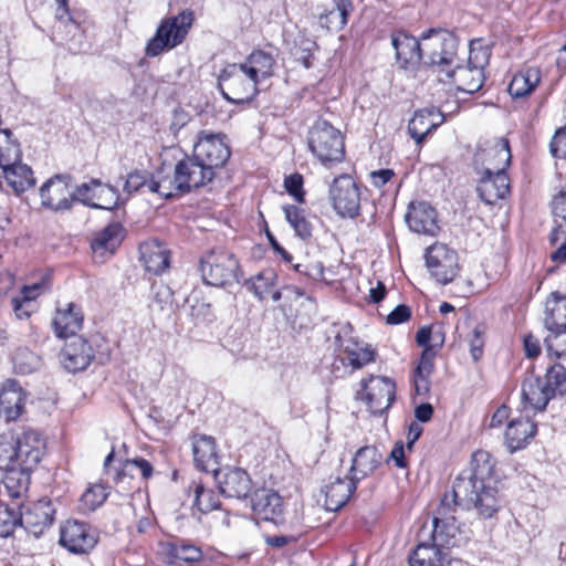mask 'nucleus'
Here are the masks:
<instances>
[{
  "label": "nucleus",
  "instance_id": "obj_23",
  "mask_svg": "<svg viewBox=\"0 0 566 566\" xmlns=\"http://www.w3.org/2000/svg\"><path fill=\"white\" fill-rule=\"evenodd\" d=\"M391 44L396 50V57L400 65L408 70L423 64L422 35L417 39L406 32H397L391 36Z\"/></svg>",
  "mask_w": 566,
  "mask_h": 566
},
{
  "label": "nucleus",
  "instance_id": "obj_17",
  "mask_svg": "<svg viewBox=\"0 0 566 566\" xmlns=\"http://www.w3.org/2000/svg\"><path fill=\"white\" fill-rule=\"evenodd\" d=\"M251 510L256 518L280 525L284 521L282 496L270 488L256 489L250 500Z\"/></svg>",
  "mask_w": 566,
  "mask_h": 566
},
{
  "label": "nucleus",
  "instance_id": "obj_62",
  "mask_svg": "<svg viewBox=\"0 0 566 566\" xmlns=\"http://www.w3.org/2000/svg\"><path fill=\"white\" fill-rule=\"evenodd\" d=\"M285 190L297 201L304 202L303 176L298 172L292 174L284 179Z\"/></svg>",
  "mask_w": 566,
  "mask_h": 566
},
{
  "label": "nucleus",
  "instance_id": "obj_8",
  "mask_svg": "<svg viewBox=\"0 0 566 566\" xmlns=\"http://www.w3.org/2000/svg\"><path fill=\"white\" fill-rule=\"evenodd\" d=\"M361 391L357 397L365 400L374 415H382L390 408L396 397V382L386 376H370L361 379Z\"/></svg>",
  "mask_w": 566,
  "mask_h": 566
},
{
  "label": "nucleus",
  "instance_id": "obj_5",
  "mask_svg": "<svg viewBox=\"0 0 566 566\" xmlns=\"http://www.w3.org/2000/svg\"><path fill=\"white\" fill-rule=\"evenodd\" d=\"M459 39L446 29H430L422 33V54L424 65H437L444 71L458 53Z\"/></svg>",
  "mask_w": 566,
  "mask_h": 566
},
{
  "label": "nucleus",
  "instance_id": "obj_19",
  "mask_svg": "<svg viewBox=\"0 0 566 566\" xmlns=\"http://www.w3.org/2000/svg\"><path fill=\"white\" fill-rule=\"evenodd\" d=\"M95 352L86 338L70 336L61 352L60 358L64 368L70 373H78L86 369L92 363Z\"/></svg>",
  "mask_w": 566,
  "mask_h": 566
},
{
  "label": "nucleus",
  "instance_id": "obj_29",
  "mask_svg": "<svg viewBox=\"0 0 566 566\" xmlns=\"http://www.w3.org/2000/svg\"><path fill=\"white\" fill-rule=\"evenodd\" d=\"M140 260L146 271L160 275L170 266V251L157 239L145 241L139 247Z\"/></svg>",
  "mask_w": 566,
  "mask_h": 566
},
{
  "label": "nucleus",
  "instance_id": "obj_7",
  "mask_svg": "<svg viewBox=\"0 0 566 566\" xmlns=\"http://www.w3.org/2000/svg\"><path fill=\"white\" fill-rule=\"evenodd\" d=\"M329 200L338 216L354 219L360 214L361 187L350 176L340 175L329 186Z\"/></svg>",
  "mask_w": 566,
  "mask_h": 566
},
{
  "label": "nucleus",
  "instance_id": "obj_24",
  "mask_svg": "<svg viewBox=\"0 0 566 566\" xmlns=\"http://www.w3.org/2000/svg\"><path fill=\"white\" fill-rule=\"evenodd\" d=\"M553 398L545 378L534 375L533 370L525 375L522 381V402L525 408L543 411Z\"/></svg>",
  "mask_w": 566,
  "mask_h": 566
},
{
  "label": "nucleus",
  "instance_id": "obj_54",
  "mask_svg": "<svg viewBox=\"0 0 566 566\" xmlns=\"http://www.w3.org/2000/svg\"><path fill=\"white\" fill-rule=\"evenodd\" d=\"M107 492L104 485L94 484L86 489L81 496V506L84 511H95L107 499Z\"/></svg>",
  "mask_w": 566,
  "mask_h": 566
},
{
  "label": "nucleus",
  "instance_id": "obj_52",
  "mask_svg": "<svg viewBox=\"0 0 566 566\" xmlns=\"http://www.w3.org/2000/svg\"><path fill=\"white\" fill-rule=\"evenodd\" d=\"M545 380L553 397L566 396V368L562 364H554L546 369Z\"/></svg>",
  "mask_w": 566,
  "mask_h": 566
},
{
  "label": "nucleus",
  "instance_id": "obj_40",
  "mask_svg": "<svg viewBox=\"0 0 566 566\" xmlns=\"http://www.w3.org/2000/svg\"><path fill=\"white\" fill-rule=\"evenodd\" d=\"M541 82V71L537 67H524L518 71L509 85V93L514 98L530 95Z\"/></svg>",
  "mask_w": 566,
  "mask_h": 566
},
{
  "label": "nucleus",
  "instance_id": "obj_56",
  "mask_svg": "<svg viewBox=\"0 0 566 566\" xmlns=\"http://www.w3.org/2000/svg\"><path fill=\"white\" fill-rule=\"evenodd\" d=\"M148 191L151 193H157L163 198L169 199L178 193H181L178 190L177 182H175V177H164L151 176L148 184Z\"/></svg>",
  "mask_w": 566,
  "mask_h": 566
},
{
  "label": "nucleus",
  "instance_id": "obj_47",
  "mask_svg": "<svg viewBox=\"0 0 566 566\" xmlns=\"http://www.w3.org/2000/svg\"><path fill=\"white\" fill-rule=\"evenodd\" d=\"M434 113L429 109H422L415 113L413 117L409 120L408 133L417 144H421L426 136L438 126L432 120Z\"/></svg>",
  "mask_w": 566,
  "mask_h": 566
},
{
  "label": "nucleus",
  "instance_id": "obj_45",
  "mask_svg": "<svg viewBox=\"0 0 566 566\" xmlns=\"http://www.w3.org/2000/svg\"><path fill=\"white\" fill-rule=\"evenodd\" d=\"M336 9L319 14V24L327 30H339L347 24L354 7L350 0H334Z\"/></svg>",
  "mask_w": 566,
  "mask_h": 566
},
{
  "label": "nucleus",
  "instance_id": "obj_64",
  "mask_svg": "<svg viewBox=\"0 0 566 566\" xmlns=\"http://www.w3.org/2000/svg\"><path fill=\"white\" fill-rule=\"evenodd\" d=\"M410 317H411L410 307L405 304H400V305L396 306L388 314L386 322H387V324H390V325H398V324L409 321Z\"/></svg>",
  "mask_w": 566,
  "mask_h": 566
},
{
  "label": "nucleus",
  "instance_id": "obj_42",
  "mask_svg": "<svg viewBox=\"0 0 566 566\" xmlns=\"http://www.w3.org/2000/svg\"><path fill=\"white\" fill-rule=\"evenodd\" d=\"M43 282L22 286L20 294L11 298L12 308L19 319L28 318L32 312V302L43 293Z\"/></svg>",
  "mask_w": 566,
  "mask_h": 566
},
{
  "label": "nucleus",
  "instance_id": "obj_3",
  "mask_svg": "<svg viewBox=\"0 0 566 566\" xmlns=\"http://www.w3.org/2000/svg\"><path fill=\"white\" fill-rule=\"evenodd\" d=\"M199 270L203 282L216 287L238 283L242 275L237 256L222 248L211 249L205 253L200 259Z\"/></svg>",
  "mask_w": 566,
  "mask_h": 566
},
{
  "label": "nucleus",
  "instance_id": "obj_28",
  "mask_svg": "<svg viewBox=\"0 0 566 566\" xmlns=\"http://www.w3.org/2000/svg\"><path fill=\"white\" fill-rule=\"evenodd\" d=\"M382 462V453L376 446H364L355 452L349 474L358 483L360 480L374 474Z\"/></svg>",
  "mask_w": 566,
  "mask_h": 566
},
{
  "label": "nucleus",
  "instance_id": "obj_30",
  "mask_svg": "<svg viewBox=\"0 0 566 566\" xmlns=\"http://www.w3.org/2000/svg\"><path fill=\"white\" fill-rule=\"evenodd\" d=\"M192 453L195 464L199 470L214 473L219 469L214 438L206 434H195L192 437Z\"/></svg>",
  "mask_w": 566,
  "mask_h": 566
},
{
  "label": "nucleus",
  "instance_id": "obj_32",
  "mask_svg": "<svg viewBox=\"0 0 566 566\" xmlns=\"http://www.w3.org/2000/svg\"><path fill=\"white\" fill-rule=\"evenodd\" d=\"M449 559V553L437 545V542L421 541L409 555V566H443Z\"/></svg>",
  "mask_w": 566,
  "mask_h": 566
},
{
  "label": "nucleus",
  "instance_id": "obj_12",
  "mask_svg": "<svg viewBox=\"0 0 566 566\" xmlns=\"http://www.w3.org/2000/svg\"><path fill=\"white\" fill-rule=\"evenodd\" d=\"M455 506L460 505L452 502L451 492L446 493L438 509V516L433 518V530L430 534V539L437 542V545H440L448 553L451 547L458 544L459 528L452 515Z\"/></svg>",
  "mask_w": 566,
  "mask_h": 566
},
{
  "label": "nucleus",
  "instance_id": "obj_2",
  "mask_svg": "<svg viewBox=\"0 0 566 566\" xmlns=\"http://www.w3.org/2000/svg\"><path fill=\"white\" fill-rule=\"evenodd\" d=\"M195 22V12L185 9L176 15L164 18L155 34L147 41L145 55L156 57L181 45Z\"/></svg>",
  "mask_w": 566,
  "mask_h": 566
},
{
  "label": "nucleus",
  "instance_id": "obj_14",
  "mask_svg": "<svg viewBox=\"0 0 566 566\" xmlns=\"http://www.w3.org/2000/svg\"><path fill=\"white\" fill-rule=\"evenodd\" d=\"M97 541L96 531L85 522L70 520L61 526L59 543L72 554H87Z\"/></svg>",
  "mask_w": 566,
  "mask_h": 566
},
{
  "label": "nucleus",
  "instance_id": "obj_50",
  "mask_svg": "<svg viewBox=\"0 0 566 566\" xmlns=\"http://www.w3.org/2000/svg\"><path fill=\"white\" fill-rule=\"evenodd\" d=\"M276 273L272 269H265L252 276L247 284L259 300H264L275 285Z\"/></svg>",
  "mask_w": 566,
  "mask_h": 566
},
{
  "label": "nucleus",
  "instance_id": "obj_1",
  "mask_svg": "<svg viewBox=\"0 0 566 566\" xmlns=\"http://www.w3.org/2000/svg\"><path fill=\"white\" fill-rule=\"evenodd\" d=\"M495 461L485 450L472 454L471 469L468 474L461 473L453 482L451 499L461 507L478 510L484 518H490L499 510L496 489L488 485L494 472Z\"/></svg>",
  "mask_w": 566,
  "mask_h": 566
},
{
  "label": "nucleus",
  "instance_id": "obj_55",
  "mask_svg": "<svg viewBox=\"0 0 566 566\" xmlns=\"http://www.w3.org/2000/svg\"><path fill=\"white\" fill-rule=\"evenodd\" d=\"M169 556L172 558L171 564L178 560L193 563L202 557V552L199 547L190 544H170Z\"/></svg>",
  "mask_w": 566,
  "mask_h": 566
},
{
  "label": "nucleus",
  "instance_id": "obj_26",
  "mask_svg": "<svg viewBox=\"0 0 566 566\" xmlns=\"http://www.w3.org/2000/svg\"><path fill=\"white\" fill-rule=\"evenodd\" d=\"M25 394L14 379H8L0 389V417L15 421L23 412Z\"/></svg>",
  "mask_w": 566,
  "mask_h": 566
},
{
  "label": "nucleus",
  "instance_id": "obj_33",
  "mask_svg": "<svg viewBox=\"0 0 566 566\" xmlns=\"http://www.w3.org/2000/svg\"><path fill=\"white\" fill-rule=\"evenodd\" d=\"M124 239V228L119 222H113L97 232L91 243L95 258L113 255Z\"/></svg>",
  "mask_w": 566,
  "mask_h": 566
},
{
  "label": "nucleus",
  "instance_id": "obj_57",
  "mask_svg": "<svg viewBox=\"0 0 566 566\" xmlns=\"http://www.w3.org/2000/svg\"><path fill=\"white\" fill-rule=\"evenodd\" d=\"M549 355L556 358H566V328L549 333L544 338Z\"/></svg>",
  "mask_w": 566,
  "mask_h": 566
},
{
  "label": "nucleus",
  "instance_id": "obj_21",
  "mask_svg": "<svg viewBox=\"0 0 566 566\" xmlns=\"http://www.w3.org/2000/svg\"><path fill=\"white\" fill-rule=\"evenodd\" d=\"M476 192L485 205H494L504 199L510 192V180L504 171H492L491 167H484L478 180Z\"/></svg>",
  "mask_w": 566,
  "mask_h": 566
},
{
  "label": "nucleus",
  "instance_id": "obj_35",
  "mask_svg": "<svg viewBox=\"0 0 566 566\" xmlns=\"http://www.w3.org/2000/svg\"><path fill=\"white\" fill-rule=\"evenodd\" d=\"M537 432V424L530 419H515L509 422L505 430V441L510 452L526 447Z\"/></svg>",
  "mask_w": 566,
  "mask_h": 566
},
{
  "label": "nucleus",
  "instance_id": "obj_38",
  "mask_svg": "<svg viewBox=\"0 0 566 566\" xmlns=\"http://www.w3.org/2000/svg\"><path fill=\"white\" fill-rule=\"evenodd\" d=\"M258 83L273 75L275 59L271 53L262 50H255L248 55L243 63H239Z\"/></svg>",
  "mask_w": 566,
  "mask_h": 566
},
{
  "label": "nucleus",
  "instance_id": "obj_41",
  "mask_svg": "<svg viewBox=\"0 0 566 566\" xmlns=\"http://www.w3.org/2000/svg\"><path fill=\"white\" fill-rule=\"evenodd\" d=\"M335 339L338 346L343 348L345 355L343 361L347 360L348 365L354 369H360L375 360L376 353L373 348L358 347V345L353 340H344L339 334Z\"/></svg>",
  "mask_w": 566,
  "mask_h": 566
},
{
  "label": "nucleus",
  "instance_id": "obj_53",
  "mask_svg": "<svg viewBox=\"0 0 566 566\" xmlns=\"http://www.w3.org/2000/svg\"><path fill=\"white\" fill-rule=\"evenodd\" d=\"M316 49L317 44L315 41L301 35L295 40L292 54L297 62L304 65L305 69H310L313 65L314 52Z\"/></svg>",
  "mask_w": 566,
  "mask_h": 566
},
{
  "label": "nucleus",
  "instance_id": "obj_48",
  "mask_svg": "<svg viewBox=\"0 0 566 566\" xmlns=\"http://www.w3.org/2000/svg\"><path fill=\"white\" fill-rule=\"evenodd\" d=\"M22 502H12L0 507V537H8L18 526L22 527Z\"/></svg>",
  "mask_w": 566,
  "mask_h": 566
},
{
  "label": "nucleus",
  "instance_id": "obj_16",
  "mask_svg": "<svg viewBox=\"0 0 566 566\" xmlns=\"http://www.w3.org/2000/svg\"><path fill=\"white\" fill-rule=\"evenodd\" d=\"M70 175L56 174L48 179L39 193L42 207L55 212L67 211L75 201L74 191H70Z\"/></svg>",
  "mask_w": 566,
  "mask_h": 566
},
{
  "label": "nucleus",
  "instance_id": "obj_22",
  "mask_svg": "<svg viewBox=\"0 0 566 566\" xmlns=\"http://www.w3.org/2000/svg\"><path fill=\"white\" fill-rule=\"evenodd\" d=\"M55 510L50 501L41 500L21 509L22 527L33 534L41 535L54 520Z\"/></svg>",
  "mask_w": 566,
  "mask_h": 566
},
{
  "label": "nucleus",
  "instance_id": "obj_51",
  "mask_svg": "<svg viewBox=\"0 0 566 566\" xmlns=\"http://www.w3.org/2000/svg\"><path fill=\"white\" fill-rule=\"evenodd\" d=\"M21 150L19 144L12 139L9 129L0 130V167L3 169L20 160Z\"/></svg>",
  "mask_w": 566,
  "mask_h": 566
},
{
  "label": "nucleus",
  "instance_id": "obj_58",
  "mask_svg": "<svg viewBox=\"0 0 566 566\" xmlns=\"http://www.w3.org/2000/svg\"><path fill=\"white\" fill-rule=\"evenodd\" d=\"M149 180L150 177L146 170L134 169L127 175L123 190L127 195L138 192L145 188L148 190Z\"/></svg>",
  "mask_w": 566,
  "mask_h": 566
},
{
  "label": "nucleus",
  "instance_id": "obj_11",
  "mask_svg": "<svg viewBox=\"0 0 566 566\" xmlns=\"http://www.w3.org/2000/svg\"><path fill=\"white\" fill-rule=\"evenodd\" d=\"M426 265L431 276L440 284H448L458 274V254L443 243H436L426 251Z\"/></svg>",
  "mask_w": 566,
  "mask_h": 566
},
{
  "label": "nucleus",
  "instance_id": "obj_39",
  "mask_svg": "<svg viewBox=\"0 0 566 566\" xmlns=\"http://www.w3.org/2000/svg\"><path fill=\"white\" fill-rule=\"evenodd\" d=\"M2 172L7 185L15 193L24 192L35 185L32 169L20 160L3 168Z\"/></svg>",
  "mask_w": 566,
  "mask_h": 566
},
{
  "label": "nucleus",
  "instance_id": "obj_10",
  "mask_svg": "<svg viewBox=\"0 0 566 566\" xmlns=\"http://www.w3.org/2000/svg\"><path fill=\"white\" fill-rule=\"evenodd\" d=\"M193 155L211 172H216L229 160L231 151L223 135L202 132L195 144Z\"/></svg>",
  "mask_w": 566,
  "mask_h": 566
},
{
  "label": "nucleus",
  "instance_id": "obj_27",
  "mask_svg": "<svg viewBox=\"0 0 566 566\" xmlns=\"http://www.w3.org/2000/svg\"><path fill=\"white\" fill-rule=\"evenodd\" d=\"M511 149L509 140L505 138H497L492 145L485 148H479L475 153L474 163L484 167H491L492 171H504L511 163Z\"/></svg>",
  "mask_w": 566,
  "mask_h": 566
},
{
  "label": "nucleus",
  "instance_id": "obj_15",
  "mask_svg": "<svg viewBox=\"0 0 566 566\" xmlns=\"http://www.w3.org/2000/svg\"><path fill=\"white\" fill-rule=\"evenodd\" d=\"M214 176L195 155L186 156L175 166V182L181 193L206 186Z\"/></svg>",
  "mask_w": 566,
  "mask_h": 566
},
{
  "label": "nucleus",
  "instance_id": "obj_20",
  "mask_svg": "<svg viewBox=\"0 0 566 566\" xmlns=\"http://www.w3.org/2000/svg\"><path fill=\"white\" fill-rule=\"evenodd\" d=\"M14 447L18 458V467L32 471L41 461L45 449V442L40 432L33 429H28L17 439Z\"/></svg>",
  "mask_w": 566,
  "mask_h": 566
},
{
  "label": "nucleus",
  "instance_id": "obj_37",
  "mask_svg": "<svg viewBox=\"0 0 566 566\" xmlns=\"http://www.w3.org/2000/svg\"><path fill=\"white\" fill-rule=\"evenodd\" d=\"M543 323L548 334L566 328V295L551 293L545 302Z\"/></svg>",
  "mask_w": 566,
  "mask_h": 566
},
{
  "label": "nucleus",
  "instance_id": "obj_36",
  "mask_svg": "<svg viewBox=\"0 0 566 566\" xmlns=\"http://www.w3.org/2000/svg\"><path fill=\"white\" fill-rule=\"evenodd\" d=\"M447 77L452 78L457 88L461 92L473 94L478 92L484 83V72L480 67H474L468 63L467 66L458 65L454 69L446 71Z\"/></svg>",
  "mask_w": 566,
  "mask_h": 566
},
{
  "label": "nucleus",
  "instance_id": "obj_6",
  "mask_svg": "<svg viewBox=\"0 0 566 566\" xmlns=\"http://www.w3.org/2000/svg\"><path fill=\"white\" fill-rule=\"evenodd\" d=\"M222 96L232 104H244L258 94V82L239 63L228 64L218 76Z\"/></svg>",
  "mask_w": 566,
  "mask_h": 566
},
{
  "label": "nucleus",
  "instance_id": "obj_60",
  "mask_svg": "<svg viewBox=\"0 0 566 566\" xmlns=\"http://www.w3.org/2000/svg\"><path fill=\"white\" fill-rule=\"evenodd\" d=\"M18 468V458L14 443L0 440V470H12Z\"/></svg>",
  "mask_w": 566,
  "mask_h": 566
},
{
  "label": "nucleus",
  "instance_id": "obj_25",
  "mask_svg": "<svg viewBox=\"0 0 566 566\" xmlns=\"http://www.w3.org/2000/svg\"><path fill=\"white\" fill-rule=\"evenodd\" d=\"M436 209L428 202L411 203L406 214V221L411 231L420 234L436 235L438 226Z\"/></svg>",
  "mask_w": 566,
  "mask_h": 566
},
{
  "label": "nucleus",
  "instance_id": "obj_43",
  "mask_svg": "<svg viewBox=\"0 0 566 566\" xmlns=\"http://www.w3.org/2000/svg\"><path fill=\"white\" fill-rule=\"evenodd\" d=\"M30 471L20 467L7 471L3 484L7 493L14 502H22L21 500L27 496L30 484Z\"/></svg>",
  "mask_w": 566,
  "mask_h": 566
},
{
  "label": "nucleus",
  "instance_id": "obj_9",
  "mask_svg": "<svg viewBox=\"0 0 566 566\" xmlns=\"http://www.w3.org/2000/svg\"><path fill=\"white\" fill-rule=\"evenodd\" d=\"M113 459L114 451H111L104 460V472L120 493H129L136 488L135 480H133V471H139L140 480H147L153 475V465L143 458L126 460L119 469L111 468Z\"/></svg>",
  "mask_w": 566,
  "mask_h": 566
},
{
  "label": "nucleus",
  "instance_id": "obj_46",
  "mask_svg": "<svg viewBox=\"0 0 566 566\" xmlns=\"http://www.w3.org/2000/svg\"><path fill=\"white\" fill-rule=\"evenodd\" d=\"M59 6L56 9V18L60 22V27L63 25L69 33H72L70 39L69 50L73 52L81 51L83 33L80 24L76 23L69 13L67 0H57Z\"/></svg>",
  "mask_w": 566,
  "mask_h": 566
},
{
  "label": "nucleus",
  "instance_id": "obj_34",
  "mask_svg": "<svg viewBox=\"0 0 566 566\" xmlns=\"http://www.w3.org/2000/svg\"><path fill=\"white\" fill-rule=\"evenodd\" d=\"M357 489V482L349 475L346 478H335L327 484L323 492L325 494V507L328 511L336 512L342 509L350 499Z\"/></svg>",
  "mask_w": 566,
  "mask_h": 566
},
{
  "label": "nucleus",
  "instance_id": "obj_63",
  "mask_svg": "<svg viewBox=\"0 0 566 566\" xmlns=\"http://www.w3.org/2000/svg\"><path fill=\"white\" fill-rule=\"evenodd\" d=\"M549 147L555 158L566 159V126L555 133Z\"/></svg>",
  "mask_w": 566,
  "mask_h": 566
},
{
  "label": "nucleus",
  "instance_id": "obj_59",
  "mask_svg": "<svg viewBox=\"0 0 566 566\" xmlns=\"http://www.w3.org/2000/svg\"><path fill=\"white\" fill-rule=\"evenodd\" d=\"M490 50L480 40L471 41L468 63L474 67L484 69L489 63Z\"/></svg>",
  "mask_w": 566,
  "mask_h": 566
},
{
  "label": "nucleus",
  "instance_id": "obj_4",
  "mask_svg": "<svg viewBox=\"0 0 566 566\" xmlns=\"http://www.w3.org/2000/svg\"><path fill=\"white\" fill-rule=\"evenodd\" d=\"M308 147L324 165L340 163L345 156L344 138L340 132L324 119L316 120L310 129Z\"/></svg>",
  "mask_w": 566,
  "mask_h": 566
},
{
  "label": "nucleus",
  "instance_id": "obj_61",
  "mask_svg": "<svg viewBox=\"0 0 566 566\" xmlns=\"http://www.w3.org/2000/svg\"><path fill=\"white\" fill-rule=\"evenodd\" d=\"M190 316L196 324H209L216 318L211 305L203 301H197L191 305Z\"/></svg>",
  "mask_w": 566,
  "mask_h": 566
},
{
  "label": "nucleus",
  "instance_id": "obj_31",
  "mask_svg": "<svg viewBox=\"0 0 566 566\" xmlns=\"http://www.w3.org/2000/svg\"><path fill=\"white\" fill-rule=\"evenodd\" d=\"M81 307L74 303L66 304L65 308H57L52 321L55 335L59 338H67L76 335L83 325Z\"/></svg>",
  "mask_w": 566,
  "mask_h": 566
},
{
  "label": "nucleus",
  "instance_id": "obj_13",
  "mask_svg": "<svg viewBox=\"0 0 566 566\" xmlns=\"http://www.w3.org/2000/svg\"><path fill=\"white\" fill-rule=\"evenodd\" d=\"M74 198L94 209L113 210L118 205L119 192L116 187L103 185L99 179L93 178L75 188Z\"/></svg>",
  "mask_w": 566,
  "mask_h": 566
},
{
  "label": "nucleus",
  "instance_id": "obj_44",
  "mask_svg": "<svg viewBox=\"0 0 566 566\" xmlns=\"http://www.w3.org/2000/svg\"><path fill=\"white\" fill-rule=\"evenodd\" d=\"M189 491L193 494L192 507L202 514L219 509L220 500L212 489L206 488L201 481H192Z\"/></svg>",
  "mask_w": 566,
  "mask_h": 566
},
{
  "label": "nucleus",
  "instance_id": "obj_18",
  "mask_svg": "<svg viewBox=\"0 0 566 566\" xmlns=\"http://www.w3.org/2000/svg\"><path fill=\"white\" fill-rule=\"evenodd\" d=\"M213 475L220 493L226 497L243 500L252 491L251 476L244 469L234 467L218 469Z\"/></svg>",
  "mask_w": 566,
  "mask_h": 566
},
{
  "label": "nucleus",
  "instance_id": "obj_49",
  "mask_svg": "<svg viewBox=\"0 0 566 566\" xmlns=\"http://www.w3.org/2000/svg\"><path fill=\"white\" fill-rule=\"evenodd\" d=\"M283 212L298 238L306 240L312 237V224L307 220L304 209L294 205H286L283 207Z\"/></svg>",
  "mask_w": 566,
  "mask_h": 566
}]
</instances>
